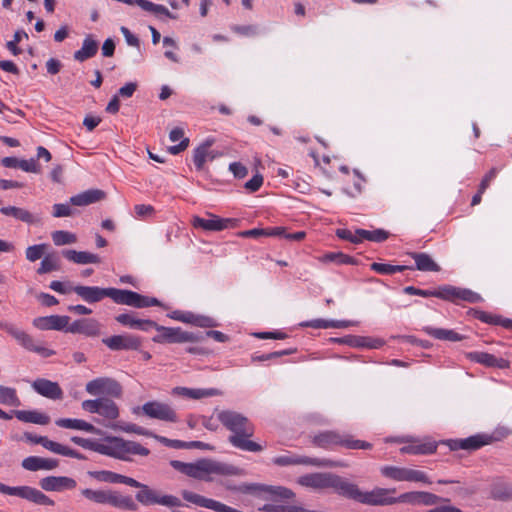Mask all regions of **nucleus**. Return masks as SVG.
<instances>
[{
    "mask_svg": "<svg viewBox=\"0 0 512 512\" xmlns=\"http://www.w3.org/2000/svg\"><path fill=\"white\" fill-rule=\"evenodd\" d=\"M120 2L127 5H137L142 10L155 16L160 15V5L155 4L148 0H120Z\"/></svg>",
    "mask_w": 512,
    "mask_h": 512,
    "instance_id": "obj_47",
    "label": "nucleus"
},
{
    "mask_svg": "<svg viewBox=\"0 0 512 512\" xmlns=\"http://www.w3.org/2000/svg\"><path fill=\"white\" fill-rule=\"evenodd\" d=\"M251 436L252 435H245L244 433L233 434V435L229 436V442L234 447L239 448L244 451H250V452L262 451L263 447L260 444L248 439Z\"/></svg>",
    "mask_w": 512,
    "mask_h": 512,
    "instance_id": "obj_31",
    "label": "nucleus"
},
{
    "mask_svg": "<svg viewBox=\"0 0 512 512\" xmlns=\"http://www.w3.org/2000/svg\"><path fill=\"white\" fill-rule=\"evenodd\" d=\"M298 483L314 489L332 488L339 495L346 498L349 481L334 473H310L301 476Z\"/></svg>",
    "mask_w": 512,
    "mask_h": 512,
    "instance_id": "obj_4",
    "label": "nucleus"
},
{
    "mask_svg": "<svg viewBox=\"0 0 512 512\" xmlns=\"http://www.w3.org/2000/svg\"><path fill=\"white\" fill-rule=\"evenodd\" d=\"M167 317L171 318L172 320H211L209 317L202 316V315H196L189 311H174L172 313H168Z\"/></svg>",
    "mask_w": 512,
    "mask_h": 512,
    "instance_id": "obj_52",
    "label": "nucleus"
},
{
    "mask_svg": "<svg viewBox=\"0 0 512 512\" xmlns=\"http://www.w3.org/2000/svg\"><path fill=\"white\" fill-rule=\"evenodd\" d=\"M21 465L28 471L53 470L58 467L59 461L57 459L29 456L22 461Z\"/></svg>",
    "mask_w": 512,
    "mask_h": 512,
    "instance_id": "obj_20",
    "label": "nucleus"
},
{
    "mask_svg": "<svg viewBox=\"0 0 512 512\" xmlns=\"http://www.w3.org/2000/svg\"><path fill=\"white\" fill-rule=\"evenodd\" d=\"M314 446L326 449L331 445H340L347 449H371L372 444L362 440H355L349 434H341L337 431H324L315 435L312 439Z\"/></svg>",
    "mask_w": 512,
    "mask_h": 512,
    "instance_id": "obj_6",
    "label": "nucleus"
},
{
    "mask_svg": "<svg viewBox=\"0 0 512 512\" xmlns=\"http://www.w3.org/2000/svg\"><path fill=\"white\" fill-rule=\"evenodd\" d=\"M173 394L187 396L193 399H200L207 396L216 394V390H204V389H190L185 387H176L173 389Z\"/></svg>",
    "mask_w": 512,
    "mask_h": 512,
    "instance_id": "obj_40",
    "label": "nucleus"
},
{
    "mask_svg": "<svg viewBox=\"0 0 512 512\" xmlns=\"http://www.w3.org/2000/svg\"><path fill=\"white\" fill-rule=\"evenodd\" d=\"M19 168L25 172H30V173H39L40 172V165L33 158L28 159V160H20Z\"/></svg>",
    "mask_w": 512,
    "mask_h": 512,
    "instance_id": "obj_63",
    "label": "nucleus"
},
{
    "mask_svg": "<svg viewBox=\"0 0 512 512\" xmlns=\"http://www.w3.org/2000/svg\"><path fill=\"white\" fill-rule=\"evenodd\" d=\"M169 139L172 142L180 141L177 145L167 147V152L171 155H178L185 151L190 143L189 138L184 137V129L181 127L173 128L169 133Z\"/></svg>",
    "mask_w": 512,
    "mask_h": 512,
    "instance_id": "obj_27",
    "label": "nucleus"
},
{
    "mask_svg": "<svg viewBox=\"0 0 512 512\" xmlns=\"http://www.w3.org/2000/svg\"><path fill=\"white\" fill-rule=\"evenodd\" d=\"M495 438L488 434H476L466 439H449L444 441L450 450L456 451L459 449L467 451H475L485 445L491 444Z\"/></svg>",
    "mask_w": 512,
    "mask_h": 512,
    "instance_id": "obj_13",
    "label": "nucleus"
},
{
    "mask_svg": "<svg viewBox=\"0 0 512 512\" xmlns=\"http://www.w3.org/2000/svg\"><path fill=\"white\" fill-rule=\"evenodd\" d=\"M105 193L99 189H90L74 195L70 198V204L74 206H87L103 199Z\"/></svg>",
    "mask_w": 512,
    "mask_h": 512,
    "instance_id": "obj_26",
    "label": "nucleus"
},
{
    "mask_svg": "<svg viewBox=\"0 0 512 512\" xmlns=\"http://www.w3.org/2000/svg\"><path fill=\"white\" fill-rule=\"evenodd\" d=\"M262 184H263V176L261 174H256L249 181H247L245 183L244 187L250 193H254L261 188Z\"/></svg>",
    "mask_w": 512,
    "mask_h": 512,
    "instance_id": "obj_62",
    "label": "nucleus"
},
{
    "mask_svg": "<svg viewBox=\"0 0 512 512\" xmlns=\"http://www.w3.org/2000/svg\"><path fill=\"white\" fill-rule=\"evenodd\" d=\"M339 343L348 344L350 346H360L367 348H379L384 344L380 338L372 337H359V336H346L337 340Z\"/></svg>",
    "mask_w": 512,
    "mask_h": 512,
    "instance_id": "obj_29",
    "label": "nucleus"
},
{
    "mask_svg": "<svg viewBox=\"0 0 512 512\" xmlns=\"http://www.w3.org/2000/svg\"><path fill=\"white\" fill-rule=\"evenodd\" d=\"M357 234L361 238V242L364 240L375 242V243H382L386 241L390 233L384 229L378 228L374 230H365V229H357Z\"/></svg>",
    "mask_w": 512,
    "mask_h": 512,
    "instance_id": "obj_36",
    "label": "nucleus"
},
{
    "mask_svg": "<svg viewBox=\"0 0 512 512\" xmlns=\"http://www.w3.org/2000/svg\"><path fill=\"white\" fill-rule=\"evenodd\" d=\"M74 210L67 203H58L53 205V216L56 218L69 217L74 215Z\"/></svg>",
    "mask_w": 512,
    "mask_h": 512,
    "instance_id": "obj_59",
    "label": "nucleus"
},
{
    "mask_svg": "<svg viewBox=\"0 0 512 512\" xmlns=\"http://www.w3.org/2000/svg\"><path fill=\"white\" fill-rule=\"evenodd\" d=\"M221 484L231 491H237L244 494H258L259 484H242L239 486L232 485L230 481H222Z\"/></svg>",
    "mask_w": 512,
    "mask_h": 512,
    "instance_id": "obj_50",
    "label": "nucleus"
},
{
    "mask_svg": "<svg viewBox=\"0 0 512 512\" xmlns=\"http://www.w3.org/2000/svg\"><path fill=\"white\" fill-rule=\"evenodd\" d=\"M51 238L56 246L70 245L77 242L76 234L65 230H56L52 232Z\"/></svg>",
    "mask_w": 512,
    "mask_h": 512,
    "instance_id": "obj_41",
    "label": "nucleus"
},
{
    "mask_svg": "<svg viewBox=\"0 0 512 512\" xmlns=\"http://www.w3.org/2000/svg\"><path fill=\"white\" fill-rule=\"evenodd\" d=\"M71 441L84 449L125 461L131 460V455L147 456L149 454V450L141 444L119 437L108 436L105 438V443H99L95 440L79 436H73Z\"/></svg>",
    "mask_w": 512,
    "mask_h": 512,
    "instance_id": "obj_2",
    "label": "nucleus"
},
{
    "mask_svg": "<svg viewBox=\"0 0 512 512\" xmlns=\"http://www.w3.org/2000/svg\"><path fill=\"white\" fill-rule=\"evenodd\" d=\"M0 493L17 496L38 505L53 506L55 502L42 491L30 486L10 487L0 482Z\"/></svg>",
    "mask_w": 512,
    "mask_h": 512,
    "instance_id": "obj_9",
    "label": "nucleus"
},
{
    "mask_svg": "<svg viewBox=\"0 0 512 512\" xmlns=\"http://www.w3.org/2000/svg\"><path fill=\"white\" fill-rule=\"evenodd\" d=\"M204 335L202 333H194L183 331L181 328H168L162 326V341L168 343H194L202 342Z\"/></svg>",
    "mask_w": 512,
    "mask_h": 512,
    "instance_id": "obj_16",
    "label": "nucleus"
},
{
    "mask_svg": "<svg viewBox=\"0 0 512 512\" xmlns=\"http://www.w3.org/2000/svg\"><path fill=\"white\" fill-rule=\"evenodd\" d=\"M295 505L265 504L263 510L266 512H294Z\"/></svg>",
    "mask_w": 512,
    "mask_h": 512,
    "instance_id": "obj_64",
    "label": "nucleus"
},
{
    "mask_svg": "<svg viewBox=\"0 0 512 512\" xmlns=\"http://www.w3.org/2000/svg\"><path fill=\"white\" fill-rule=\"evenodd\" d=\"M133 413L136 415L143 413L150 418L160 419V404L157 402H148L142 407L138 406L133 408Z\"/></svg>",
    "mask_w": 512,
    "mask_h": 512,
    "instance_id": "obj_46",
    "label": "nucleus"
},
{
    "mask_svg": "<svg viewBox=\"0 0 512 512\" xmlns=\"http://www.w3.org/2000/svg\"><path fill=\"white\" fill-rule=\"evenodd\" d=\"M232 30L242 36L253 37L258 34V27L256 25H236Z\"/></svg>",
    "mask_w": 512,
    "mask_h": 512,
    "instance_id": "obj_60",
    "label": "nucleus"
},
{
    "mask_svg": "<svg viewBox=\"0 0 512 512\" xmlns=\"http://www.w3.org/2000/svg\"><path fill=\"white\" fill-rule=\"evenodd\" d=\"M218 420L233 434L253 435L254 427L249 420L240 413L230 410H224L218 413Z\"/></svg>",
    "mask_w": 512,
    "mask_h": 512,
    "instance_id": "obj_10",
    "label": "nucleus"
},
{
    "mask_svg": "<svg viewBox=\"0 0 512 512\" xmlns=\"http://www.w3.org/2000/svg\"><path fill=\"white\" fill-rule=\"evenodd\" d=\"M73 291L88 303L99 302L105 297L111 298L115 303L134 308H146L160 305L155 297H148L130 290L117 288H101L97 286H75Z\"/></svg>",
    "mask_w": 512,
    "mask_h": 512,
    "instance_id": "obj_1",
    "label": "nucleus"
},
{
    "mask_svg": "<svg viewBox=\"0 0 512 512\" xmlns=\"http://www.w3.org/2000/svg\"><path fill=\"white\" fill-rule=\"evenodd\" d=\"M0 329L2 331H5L8 333L11 337H13L19 345L24 347L25 349L29 351L36 352L40 354L43 357H50L55 354L53 350H50L48 348H45L39 344H36L33 340V338L23 331L22 329L18 328L14 323L12 322H0Z\"/></svg>",
    "mask_w": 512,
    "mask_h": 512,
    "instance_id": "obj_8",
    "label": "nucleus"
},
{
    "mask_svg": "<svg viewBox=\"0 0 512 512\" xmlns=\"http://www.w3.org/2000/svg\"><path fill=\"white\" fill-rule=\"evenodd\" d=\"M209 218H202L199 216H194L192 218V225L194 228H200L204 231H223L229 227H234L236 224V219L232 218H220L214 214L208 213Z\"/></svg>",
    "mask_w": 512,
    "mask_h": 512,
    "instance_id": "obj_15",
    "label": "nucleus"
},
{
    "mask_svg": "<svg viewBox=\"0 0 512 512\" xmlns=\"http://www.w3.org/2000/svg\"><path fill=\"white\" fill-rule=\"evenodd\" d=\"M81 407L84 411L97 413L108 420H114L119 416L118 406L113 400L107 397L85 400L82 402Z\"/></svg>",
    "mask_w": 512,
    "mask_h": 512,
    "instance_id": "obj_11",
    "label": "nucleus"
},
{
    "mask_svg": "<svg viewBox=\"0 0 512 512\" xmlns=\"http://www.w3.org/2000/svg\"><path fill=\"white\" fill-rule=\"evenodd\" d=\"M470 360L483 364L486 367H494L499 369L509 368L510 362L504 358H497L496 356L486 352H472L468 354Z\"/></svg>",
    "mask_w": 512,
    "mask_h": 512,
    "instance_id": "obj_21",
    "label": "nucleus"
},
{
    "mask_svg": "<svg viewBox=\"0 0 512 512\" xmlns=\"http://www.w3.org/2000/svg\"><path fill=\"white\" fill-rule=\"evenodd\" d=\"M28 38V34L23 30L15 32L13 40L7 42L6 47L13 55H19L21 50L17 47V44L23 39Z\"/></svg>",
    "mask_w": 512,
    "mask_h": 512,
    "instance_id": "obj_55",
    "label": "nucleus"
},
{
    "mask_svg": "<svg viewBox=\"0 0 512 512\" xmlns=\"http://www.w3.org/2000/svg\"><path fill=\"white\" fill-rule=\"evenodd\" d=\"M400 502H408L410 504H423L426 506L435 505L440 502H449L447 498H442L430 492L414 491L406 492L399 496Z\"/></svg>",
    "mask_w": 512,
    "mask_h": 512,
    "instance_id": "obj_17",
    "label": "nucleus"
},
{
    "mask_svg": "<svg viewBox=\"0 0 512 512\" xmlns=\"http://www.w3.org/2000/svg\"><path fill=\"white\" fill-rule=\"evenodd\" d=\"M258 493L260 492H267L273 496L279 497L281 499H290L294 496V493L292 490L281 487V486H267V485H261L259 484Z\"/></svg>",
    "mask_w": 512,
    "mask_h": 512,
    "instance_id": "obj_45",
    "label": "nucleus"
},
{
    "mask_svg": "<svg viewBox=\"0 0 512 512\" xmlns=\"http://www.w3.org/2000/svg\"><path fill=\"white\" fill-rule=\"evenodd\" d=\"M336 235L337 237H339L340 239L342 240H346V241H349L351 243H354V244H358V243H361V238L360 236L357 234V229L355 230V232L353 233L351 230L349 229H346V228H339L336 230Z\"/></svg>",
    "mask_w": 512,
    "mask_h": 512,
    "instance_id": "obj_58",
    "label": "nucleus"
},
{
    "mask_svg": "<svg viewBox=\"0 0 512 512\" xmlns=\"http://www.w3.org/2000/svg\"><path fill=\"white\" fill-rule=\"evenodd\" d=\"M55 424L62 428L83 430L89 433L100 434V430L92 424L81 419L59 418Z\"/></svg>",
    "mask_w": 512,
    "mask_h": 512,
    "instance_id": "obj_28",
    "label": "nucleus"
},
{
    "mask_svg": "<svg viewBox=\"0 0 512 512\" xmlns=\"http://www.w3.org/2000/svg\"><path fill=\"white\" fill-rule=\"evenodd\" d=\"M0 212L5 216H11L27 224H33L39 220L38 217L30 213L28 210L16 206L2 207Z\"/></svg>",
    "mask_w": 512,
    "mask_h": 512,
    "instance_id": "obj_30",
    "label": "nucleus"
},
{
    "mask_svg": "<svg viewBox=\"0 0 512 512\" xmlns=\"http://www.w3.org/2000/svg\"><path fill=\"white\" fill-rule=\"evenodd\" d=\"M134 211L135 216L141 220L149 219L156 214V211L153 206L145 204L135 205Z\"/></svg>",
    "mask_w": 512,
    "mask_h": 512,
    "instance_id": "obj_56",
    "label": "nucleus"
},
{
    "mask_svg": "<svg viewBox=\"0 0 512 512\" xmlns=\"http://www.w3.org/2000/svg\"><path fill=\"white\" fill-rule=\"evenodd\" d=\"M437 444L435 442L414 443L404 446L400 449L403 454L426 455L436 451Z\"/></svg>",
    "mask_w": 512,
    "mask_h": 512,
    "instance_id": "obj_35",
    "label": "nucleus"
},
{
    "mask_svg": "<svg viewBox=\"0 0 512 512\" xmlns=\"http://www.w3.org/2000/svg\"><path fill=\"white\" fill-rule=\"evenodd\" d=\"M395 489L376 488L371 492H362L359 487L349 482L346 498L366 505H391L400 502L399 497H389Z\"/></svg>",
    "mask_w": 512,
    "mask_h": 512,
    "instance_id": "obj_5",
    "label": "nucleus"
},
{
    "mask_svg": "<svg viewBox=\"0 0 512 512\" xmlns=\"http://www.w3.org/2000/svg\"><path fill=\"white\" fill-rule=\"evenodd\" d=\"M415 261V269L423 272H439L440 266L432 259V257L424 252L408 253Z\"/></svg>",
    "mask_w": 512,
    "mask_h": 512,
    "instance_id": "obj_25",
    "label": "nucleus"
},
{
    "mask_svg": "<svg viewBox=\"0 0 512 512\" xmlns=\"http://www.w3.org/2000/svg\"><path fill=\"white\" fill-rule=\"evenodd\" d=\"M0 404L19 406L20 399L17 396L16 389L6 386H0Z\"/></svg>",
    "mask_w": 512,
    "mask_h": 512,
    "instance_id": "obj_42",
    "label": "nucleus"
},
{
    "mask_svg": "<svg viewBox=\"0 0 512 512\" xmlns=\"http://www.w3.org/2000/svg\"><path fill=\"white\" fill-rule=\"evenodd\" d=\"M59 269L58 259L53 255H46L42 259L39 268L37 269L38 274H46Z\"/></svg>",
    "mask_w": 512,
    "mask_h": 512,
    "instance_id": "obj_49",
    "label": "nucleus"
},
{
    "mask_svg": "<svg viewBox=\"0 0 512 512\" xmlns=\"http://www.w3.org/2000/svg\"><path fill=\"white\" fill-rule=\"evenodd\" d=\"M62 255L67 260L80 265L97 264L100 263L101 261L100 257L97 254H93L86 251L65 249L62 251Z\"/></svg>",
    "mask_w": 512,
    "mask_h": 512,
    "instance_id": "obj_24",
    "label": "nucleus"
},
{
    "mask_svg": "<svg viewBox=\"0 0 512 512\" xmlns=\"http://www.w3.org/2000/svg\"><path fill=\"white\" fill-rule=\"evenodd\" d=\"M103 343L111 350L137 349L140 344L137 338L129 335H115L105 338L103 339Z\"/></svg>",
    "mask_w": 512,
    "mask_h": 512,
    "instance_id": "obj_22",
    "label": "nucleus"
},
{
    "mask_svg": "<svg viewBox=\"0 0 512 512\" xmlns=\"http://www.w3.org/2000/svg\"><path fill=\"white\" fill-rule=\"evenodd\" d=\"M229 171L234 175L235 178L243 179L248 174V169L240 162H232L229 165Z\"/></svg>",
    "mask_w": 512,
    "mask_h": 512,
    "instance_id": "obj_61",
    "label": "nucleus"
},
{
    "mask_svg": "<svg viewBox=\"0 0 512 512\" xmlns=\"http://www.w3.org/2000/svg\"><path fill=\"white\" fill-rule=\"evenodd\" d=\"M460 291V288L444 286L437 291V297L445 300L457 301L459 300Z\"/></svg>",
    "mask_w": 512,
    "mask_h": 512,
    "instance_id": "obj_53",
    "label": "nucleus"
},
{
    "mask_svg": "<svg viewBox=\"0 0 512 512\" xmlns=\"http://www.w3.org/2000/svg\"><path fill=\"white\" fill-rule=\"evenodd\" d=\"M13 414L19 421L26 423L47 425L50 422V417L48 415L37 411L15 410L13 411Z\"/></svg>",
    "mask_w": 512,
    "mask_h": 512,
    "instance_id": "obj_32",
    "label": "nucleus"
},
{
    "mask_svg": "<svg viewBox=\"0 0 512 512\" xmlns=\"http://www.w3.org/2000/svg\"><path fill=\"white\" fill-rule=\"evenodd\" d=\"M425 331L439 340H446L451 342H457L464 340L466 337L461 335L454 330L442 329V328H426Z\"/></svg>",
    "mask_w": 512,
    "mask_h": 512,
    "instance_id": "obj_37",
    "label": "nucleus"
},
{
    "mask_svg": "<svg viewBox=\"0 0 512 512\" xmlns=\"http://www.w3.org/2000/svg\"><path fill=\"white\" fill-rule=\"evenodd\" d=\"M491 497L499 501H509L512 499V487L504 482H495L491 486Z\"/></svg>",
    "mask_w": 512,
    "mask_h": 512,
    "instance_id": "obj_38",
    "label": "nucleus"
},
{
    "mask_svg": "<svg viewBox=\"0 0 512 512\" xmlns=\"http://www.w3.org/2000/svg\"><path fill=\"white\" fill-rule=\"evenodd\" d=\"M107 380L108 379L105 378H99L88 382L86 385V391L92 395L103 393L107 385Z\"/></svg>",
    "mask_w": 512,
    "mask_h": 512,
    "instance_id": "obj_57",
    "label": "nucleus"
},
{
    "mask_svg": "<svg viewBox=\"0 0 512 512\" xmlns=\"http://www.w3.org/2000/svg\"><path fill=\"white\" fill-rule=\"evenodd\" d=\"M188 476L197 480L211 481L210 474L217 475H243L244 470L231 464L212 459L202 458L191 463Z\"/></svg>",
    "mask_w": 512,
    "mask_h": 512,
    "instance_id": "obj_3",
    "label": "nucleus"
},
{
    "mask_svg": "<svg viewBox=\"0 0 512 512\" xmlns=\"http://www.w3.org/2000/svg\"><path fill=\"white\" fill-rule=\"evenodd\" d=\"M47 248V244H37L29 246L26 249V258L30 262H35L39 260L43 255Z\"/></svg>",
    "mask_w": 512,
    "mask_h": 512,
    "instance_id": "obj_54",
    "label": "nucleus"
},
{
    "mask_svg": "<svg viewBox=\"0 0 512 512\" xmlns=\"http://www.w3.org/2000/svg\"><path fill=\"white\" fill-rule=\"evenodd\" d=\"M39 485L45 491L62 492L76 488L77 483L73 478L66 476H47L40 480Z\"/></svg>",
    "mask_w": 512,
    "mask_h": 512,
    "instance_id": "obj_18",
    "label": "nucleus"
},
{
    "mask_svg": "<svg viewBox=\"0 0 512 512\" xmlns=\"http://www.w3.org/2000/svg\"><path fill=\"white\" fill-rule=\"evenodd\" d=\"M136 494V499L143 505L160 504V496L147 485L142 484Z\"/></svg>",
    "mask_w": 512,
    "mask_h": 512,
    "instance_id": "obj_39",
    "label": "nucleus"
},
{
    "mask_svg": "<svg viewBox=\"0 0 512 512\" xmlns=\"http://www.w3.org/2000/svg\"><path fill=\"white\" fill-rule=\"evenodd\" d=\"M385 477L396 481L423 482L431 484L428 476L420 470H414L404 467L385 466L381 469Z\"/></svg>",
    "mask_w": 512,
    "mask_h": 512,
    "instance_id": "obj_12",
    "label": "nucleus"
},
{
    "mask_svg": "<svg viewBox=\"0 0 512 512\" xmlns=\"http://www.w3.org/2000/svg\"><path fill=\"white\" fill-rule=\"evenodd\" d=\"M354 323L355 322H300V326L315 329L347 328Z\"/></svg>",
    "mask_w": 512,
    "mask_h": 512,
    "instance_id": "obj_48",
    "label": "nucleus"
},
{
    "mask_svg": "<svg viewBox=\"0 0 512 512\" xmlns=\"http://www.w3.org/2000/svg\"><path fill=\"white\" fill-rule=\"evenodd\" d=\"M32 387L37 393L46 398L53 400L63 398V391L57 382H52L47 379H37L33 382Z\"/></svg>",
    "mask_w": 512,
    "mask_h": 512,
    "instance_id": "obj_19",
    "label": "nucleus"
},
{
    "mask_svg": "<svg viewBox=\"0 0 512 512\" xmlns=\"http://www.w3.org/2000/svg\"><path fill=\"white\" fill-rule=\"evenodd\" d=\"M98 47V42L89 35L83 40L81 49L74 53V59L84 62L96 55Z\"/></svg>",
    "mask_w": 512,
    "mask_h": 512,
    "instance_id": "obj_33",
    "label": "nucleus"
},
{
    "mask_svg": "<svg viewBox=\"0 0 512 512\" xmlns=\"http://www.w3.org/2000/svg\"><path fill=\"white\" fill-rule=\"evenodd\" d=\"M107 504L124 510L136 511L138 509L137 504L134 502L131 496H124L117 492H109Z\"/></svg>",
    "mask_w": 512,
    "mask_h": 512,
    "instance_id": "obj_34",
    "label": "nucleus"
},
{
    "mask_svg": "<svg viewBox=\"0 0 512 512\" xmlns=\"http://www.w3.org/2000/svg\"><path fill=\"white\" fill-rule=\"evenodd\" d=\"M325 262H334L339 265H355L357 261L354 257L342 252H329L323 256Z\"/></svg>",
    "mask_w": 512,
    "mask_h": 512,
    "instance_id": "obj_43",
    "label": "nucleus"
},
{
    "mask_svg": "<svg viewBox=\"0 0 512 512\" xmlns=\"http://www.w3.org/2000/svg\"><path fill=\"white\" fill-rule=\"evenodd\" d=\"M110 490H92L85 488L81 490V494L88 500L97 504H107Z\"/></svg>",
    "mask_w": 512,
    "mask_h": 512,
    "instance_id": "obj_44",
    "label": "nucleus"
},
{
    "mask_svg": "<svg viewBox=\"0 0 512 512\" xmlns=\"http://www.w3.org/2000/svg\"><path fill=\"white\" fill-rule=\"evenodd\" d=\"M39 330H56L65 333L95 336L99 333L97 322H34Z\"/></svg>",
    "mask_w": 512,
    "mask_h": 512,
    "instance_id": "obj_7",
    "label": "nucleus"
},
{
    "mask_svg": "<svg viewBox=\"0 0 512 512\" xmlns=\"http://www.w3.org/2000/svg\"><path fill=\"white\" fill-rule=\"evenodd\" d=\"M465 316L471 317L474 320H510L509 318H503L501 316H492L486 312H483L481 310H477L474 308H467L465 309Z\"/></svg>",
    "mask_w": 512,
    "mask_h": 512,
    "instance_id": "obj_51",
    "label": "nucleus"
},
{
    "mask_svg": "<svg viewBox=\"0 0 512 512\" xmlns=\"http://www.w3.org/2000/svg\"><path fill=\"white\" fill-rule=\"evenodd\" d=\"M274 464L278 466H289V465H310L316 467H338L340 463L329 460L311 458L307 456L291 455V456H279L273 460Z\"/></svg>",
    "mask_w": 512,
    "mask_h": 512,
    "instance_id": "obj_14",
    "label": "nucleus"
},
{
    "mask_svg": "<svg viewBox=\"0 0 512 512\" xmlns=\"http://www.w3.org/2000/svg\"><path fill=\"white\" fill-rule=\"evenodd\" d=\"M212 144L213 141L207 139L193 150L192 160L197 171L203 170L207 159L215 158L213 151L210 150Z\"/></svg>",
    "mask_w": 512,
    "mask_h": 512,
    "instance_id": "obj_23",
    "label": "nucleus"
}]
</instances>
